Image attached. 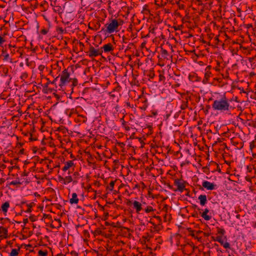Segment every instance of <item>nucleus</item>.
I'll return each mask as SVG.
<instances>
[{
	"instance_id": "f3484780",
	"label": "nucleus",
	"mask_w": 256,
	"mask_h": 256,
	"mask_svg": "<svg viewBox=\"0 0 256 256\" xmlns=\"http://www.w3.org/2000/svg\"><path fill=\"white\" fill-rule=\"evenodd\" d=\"M213 238L214 241L218 242L221 245L223 244L224 240L222 239V236H218L216 238Z\"/></svg>"
},
{
	"instance_id": "4be33fe9",
	"label": "nucleus",
	"mask_w": 256,
	"mask_h": 256,
	"mask_svg": "<svg viewBox=\"0 0 256 256\" xmlns=\"http://www.w3.org/2000/svg\"><path fill=\"white\" fill-rule=\"evenodd\" d=\"M145 212L146 213H148L151 212H153L154 210V209L152 208V206H148L147 208L145 209Z\"/></svg>"
},
{
	"instance_id": "412c9836",
	"label": "nucleus",
	"mask_w": 256,
	"mask_h": 256,
	"mask_svg": "<svg viewBox=\"0 0 256 256\" xmlns=\"http://www.w3.org/2000/svg\"><path fill=\"white\" fill-rule=\"evenodd\" d=\"M188 106V101L183 102L180 106V108L182 110H185Z\"/></svg>"
},
{
	"instance_id": "ddd939ff",
	"label": "nucleus",
	"mask_w": 256,
	"mask_h": 256,
	"mask_svg": "<svg viewBox=\"0 0 256 256\" xmlns=\"http://www.w3.org/2000/svg\"><path fill=\"white\" fill-rule=\"evenodd\" d=\"M74 166V162L72 160H69L64 164V166L62 168V170L66 172L68 168Z\"/></svg>"
},
{
	"instance_id": "9d476101",
	"label": "nucleus",
	"mask_w": 256,
	"mask_h": 256,
	"mask_svg": "<svg viewBox=\"0 0 256 256\" xmlns=\"http://www.w3.org/2000/svg\"><path fill=\"white\" fill-rule=\"evenodd\" d=\"M208 212L209 210L208 208H205L204 212L201 214V216L206 220H209L211 218V216L208 215Z\"/></svg>"
},
{
	"instance_id": "37998d69",
	"label": "nucleus",
	"mask_w": 256,
	"mask_h": 256,
	"mask_svg": "<svg viewBox=\"0 0 256 256\" xmlns=\"http://www.w3.org/2000/svg\"><path fill=\"white\" fill-rule=\"evenodd\" d=\"M60 30L62 32H63V31H64V30H62V28H60Z\"/></svg>"
},
{
	"instance_id": "a19ab883",
	"label": "nucleus",
	"mask_w": 256,
	"mask_h": 256,
	"mask_svg": "<svg viewBox=\"0 0 256 256\" xmlns=\"http://www.w3.org/2000/svg\"><path fill=\"white\" fill-rule=\"evenodd\" d=\"M254 147V145L252 144H250V149L253 148Z\"/></svg>"
},
{
	"instance_id": "7c9ffc66",
	"label": "nucleus",
	"mask_w": 256,
	"mask_h": 256,
	"mask_svg": "<svg viewBox=\"0 0 256 256\" xmlns=\"http://www.w3.org/2000/svg\"><path fill=\"white\" fill-rule=\"evenodd\" d=\"M162 54L163 56H167L168 54V52L166 50H162Z\"/></svg>"
},
{
	"instance_id": "39448f33",
	"label": "nucleus",
	"mask_w": 256,
	"mask_h": 256,
	"mask_svg": "<svg viewBox=\"0 0 256 256\" xmlns=\"http://www.w3.org/2000/svg\"><path fill=\"white\" fill-rule=\"evenodd\" d=\"M174 186H177L178 190L182 192L185 188L184 182L180 179H176L174 182Z\"/></svg>"
},
{
	"instance_id": "49530a36",
	"label": "nucleus",
	"mask_w": 256,
	"mask_h": 256,
	"mask_svg": "<svg viewBox=\"0 0 256 256\" xmlns=\"http://www.w3.org/2000/svg\"><path fill=\"white\" fill-rule=\"evenodd\" d=\"M26 76V74H24V76Z\"/></svg>"
},
{
	"instance_id": "423d86ee",
	"label": "nucleus",
	"mask_w": 256,
	"mask_h": 256,
	"mask_svg": "<svg viewBox=\"0 0 256 256\" xmlns=\"http://www.w3.org/2000/svg\"><path fill=\"white\" fill-rule=\"evenodd\" d=\"M132 203L134 206V208L136 210V212L137 213H139L142 210V204L136 200H134V202H132L131 200H129L128 202V204Z\"/></svg>"
},
{
	"instance_id": "e433bc0d",
	"label": "nucleus",
	"mask_w": 256,
	"mask_h": 256,
	"mask_svg": "<svg viewBox=\"0 0 256 256\" xmlns=\"http://www.w3.org/2000/svg\"><path fill=\"white\" fill-rule=\"evenodd\" d=\"M154 218H155L157 219L159 222H160L161 220V218H160V216H154Z\"/></svg>"
},
{
	"instance_id": "72a5a7b5",
	"label": "nucleus",
	"mask_w": 256,
	"mask_h": 256,
	"mask_svg": "<svg viewBox=\"0 0 256 256\" xmlns=\"http://www.w3.org/2000/svg\"><path fill=\"white\" fill-rule=\"evenodd\" d=\"M48 32V30L46 29H43L41 31V33L43 34H46Z\"/></svg>"
},
{
	"instance_id": "4c0bfd02",
	"label": "nucleus",
	"mask_w": 256,
	"mask_h": 256,
	"mask_svg": "<svg viewBox=\"0 0 256 256\" xmlns=\"http://www.w3.org/2000/svg\"><path fill=\"white\" fill-rule=\"evenodd\" d=\"M203 234H204V236H206H206H208L210 235V234H209L208 233L203 232Z\"/></svg>"
},
{
	"instance_id": "58836bf2",
	"label": "nucleus",
	"mask_w": 256,
	"mask_h": 256,
	"mask_svg": "<svg viewBox=\"0 0 256 256\" xmlns=\"http://www.w3.org/2000/svg\"><path fill=\"white\" fill-rule=\"evenodd\" d=\"M76 82H77V81H76V80H75L74 82V83H73V86H75L76 85Z\"/></svg>"
},
{
	"instance_id": "ea45409f",
	"label": "nucleus",
	"mask_w": 256,
	"mask_h": 256,
	"mask_svg": "<svg viewBox=\"0 0 256 256\" xmlns=\"http://www.w3.org/2000/svg\"><path fill=\"white\" fill-rule=\"evenodd\" d=\"M236 218L237 219H240V214H237V215L236 216Z\"/></svg>"
},
{
	"instance_id": "a878e982",
	"label": "nucleus",
	"mask_w": 256,
	"mask_h": 256,
	"mask_svg": "<svg viewBox=\"0 0 256 256\" xmlns=\"http://www.w3.org/2000/svg\"><path fill=\"white\" fill-rule=\"evenodd\" d=\"M148 100H145L144 101V104L143 106L141 108L142 109L145 110L148 106Z\"/></svg>"
},
{
	"instance_id": "5701e85b",
	"label": "nucleus",
	"mask_w": 256,
	"mask_h": 256,
	"mask_svg": "<svg viewBox=\"0 0 256 256\" xmlns=\"http://www.w3.org/2000/svg\"><path fill=\"white\" fill-rule=\"evenodd\" d=\"M222 246L225 248H230V244L227 242H224L223 244H222Z\"/></svg>"
},
{
	"instance_id": "393cba45",
	"label": "nucleus",
	"mask_w": 256,
	"mask_h": 256,
	"mask_svg": "<svg viewBox=\"0 0 256 256\" xmlns=\"http://www.w3.org/2000/svg\"><path fill=\"white\" fill-rule=\"evenodd\" d=\"M198 78L195 76L194 75L193 76H192V75H190L189 76V79L191 81H198Z\"/></svg>"
},
{
	"instance_id": "c9c22d12",
	"label": "nucleus",
	"mask_w": 256,
	"mask_h": 256,
	"mask_svg": "<svg viewBox=\"0 0 256 256\" xmlns=\"http://www.w3.org/2000/svg\"><path fill=\"white\" fill-rule=\"evenodd\" d=\"M149 222L151 224H152L154 226H156V225L154 224V222L152 221V218L150 219V220L149 221Z\"/></svg>"
},
{
	"instance_id": "b1692460",
	"label": "nucleus",
	"mask_w": 256,
	"mask_h": 256,
	"mask_svg": "<svg viewBox=\"0 0 256 256\" xmlns=\"http://www.w3.org/2000/svg\"><path fill=\"white\" fill-rule=\"evenodd\" d=\"M38 254L40 256H46L48 252H44L42 250H40L38 251Z\"/></svg>"
},
{
	"instance_id": "7ed1b4c3",
	"label": "nucleus",
	"mask_w": 256,
	"mask_h": 256,
	"mask_svg": "<svg viewBox=\"0 0 256 256\" xmlns=\"http://www.w3.org/2000/svg\"><path fill=\"white\" fill-rule=\"evenodd\" d=\"M106 31L108 33L111 34L114 32V30L118 28V24L116 20L113 19L109 24H106Z\"/></svg>"
},
{
	"instance_id": "a18cd8bd",
	"label": "nucleus",
	"mask_w": 256,
	"mask_h": 256,
	"mask_svg": "<svg viewBox=\"0 0 256 256\" xmlns=\"http://www.w3.org/2000/svg\"><path fill=\"white\" fill-rule=\"evenodd\" d=\"M26 76V74H24V76Z\"/></svg>"
},
{
	"instance_id": "a211bd4d",
	"label": "nucleus",
	"mask_w": 256,
	"mask_h": 256,
	"mask_svg": "<svg viewBox=\"0 0 256 256\" xmlns=\"http://www.w3.org/2000/svg\"><path fill=\"white\" fill-rule=\"evenodd\" d=\"M115 182H116V180H113V181H112L108 186H107V188L110 190V191H112L113 190V188H114V184H115Z\"/></svg>"
},
{
	"instance_id": "c756f323",
	"label": "nucleus",
	"mask_w": 256,
	"mask_h": 256,
	"mask_svg": "<svg viewBox=\"0 0 256 256\" xmlns=\"http://www.w3.org/2000/svg\"><path fill=\"white\" fill-rule=\"evenodd\" d=\"M58 181L60 182H62V184H64V178H63L62 176H58Z\"/></svg>"
},
{
	"instance_id": "4468645a",
	"label": "nucleus",
	"mask_w": 256,
	"mask_h": 256,
	"mask_svg": "<svg viewBox=\"0 0 256 256\" xmlns=\"http://www.w3.org/2000/svg\"><path fill=\"white\" fill-rule=\"evenodd\" d=\"M9 207V202H6L2 206V210L4 212H6Z\"/></svg>"
},
{
	"instance_id": "2eb2a0df",
	"label": "nucleus",
	"mask_w": 256,
	"mask_h": 256,
	"mask_svg": "<svg viewBox=\"0 0 256 256\" xmlns=\"http://www.w3.org/2000/svg\"><path fill=\"white\" fill-rule=\"evenodd\" d=\"M72 176H66L64 178V184H67L70 183V182H72Z\"/></svg>"
},
{
	"instance_id": "c03bdc74",
	"label": "nucleus",
	"mask_w": 256,
	"mask_h": 256,
	"mask_svg": "<svg viewBox=\"0 0 256 256\" xmlns=\"http://www.w3.org/2000/svg\"><path fill=\"white\" fill-rule=\"evenodd\" d=\"M127 105H128V106H130V104L129 102H128V103H127Z\"/></svg>"
},
{
	"instance_id": "6ab92c4d",
	"label": "nucleus",
	"mask_w": 256,
	"mask_h": 256,
	"mask_svg": "<svg viewBox=\"0 0 256 256\" xmlns=\"http://www.w3.org/2000/svg\"><path fill=\"white\" fill-rule=\"evenodd\" d=\"M18 250H16L15 248L12 249L10 253V256H16L18 254Z\"/></svg>"
},
{
	"instance_id": "dca6fc26",
	"label": "nucleus",
	"mask_w": 256,
	"mask_h": 256,
	"mask_svg": "<svg viewBox=\"0 0 256 256\" xmlns=\"http://www.w3.org/2000/svg\"><path fill=\"white\" fill-rule=\"evenodd\" d=\"M190 236H191L194 238L196 239L198 242H202V237L198 236H196V232H194V230H192Z\"/></svg>"
},
{
	"instance_id": "c85d7f7f",
	"label": "nucleus",
	"mask_w": 256,
	"mask_h": 256,
	"mask_svg": "<svg viewBox=\"0 0 256 256\" xmlns=\"http://www.w3.org/2000/svg\"><path fill=\"white\" fill-rule=\"evenodd\" d=\"M211 73L208 72H205L204 77L206 80L210 77Z\"/></svg>"
},
{
	"instance_id": "de8ad7c7",
	"label": "nucleus",
	"mask_w": 256,
	"mask_h": 256,
	"mask_svg": "<svg viewBox=\"0 0 256 256\" xmlns=\"http://www.w3.org/2000/svg\"><path fill=\"white\" fill-rule=\"evenodd\" d=\"M3 220V218H0V220Z\"/></svg>"
},
{
	"instance_id": "9b49d317",
	"label": "nucleus",
	"mask_w": 256,
	"mask_h": 256,
	"mask_svg": "<svg viewBox=\"0 0 256 256\" xmlns=\"http://www.w3.org/2000/svg\"><path fill=\"white\" fill-rule=\"evenodd\" d=\"M78 199L77 197V194L75 192L72 194V198L70 200V202L71 204H77L78 202Z\"/></svg>"
},
{
	"instance_id": "79ce46f5",
	"label": "nucleus",
	"mask_w": 256,
	"mask_h": 256,
	"mask_svg": "<svg viewBox=\"0 0 256 256\" xmlns=\"http://www.w3.org/2000/svg\"><path fill=\"white\" fill-rule=\"evenodd\" d=\"M58 76L56 77V78L54 79V80L52 82V83H54V82H56V80H57V79H58Z\"/></svg>"
},
{
	"instance_id": "cd10ccee",
	"label": "nucleus",
	"mask_w": 256,
	"mask_h": 256,
	"mask_svg": "<svg viewBox=\"0 0 256 256\" xmlns=\"http://www.w3.org/2000/svg\"><path fill=\"white\" fill-rule=\"evenodd\" d=\"M226 233L225 230L223 228H218V234L221 235H224Z\"/></svg>"
},
{
	"instance_id": "f704fd0d",
	"label": "nucleus",
	"mask_w": 256,
	"mask_h": 256,
	"mask_svg": "<svg viewBox=\"0 0 256 256\" xmlns=\"http://www.w3.org/2000/svg\"><path fill=\"white\" fill-rule=\"evenodd\" d=\"M4 42V38L0 36V46Z\"/></svg>"
},
{
	"instance_id": "20e7f679",
	"label": "nucleus",
	"mask_w": 256,
	"mask_h": 256,
	"mask_svg": "<svg viewBox=\"0 0 256 256\" xmlns=\"http://www.w3.org/2000/svg\"><path fill=\"white\" fill-rule=\"evenodd\" d=\"M103 50L100 48H96L92 46L89 48L88 56L90 58L96 57L98 56L102 55Z\"/></svg>"
},
{
	"instance_id": "aec40b11",
	"label": "nucleus",
	"mask_w": 256,
	"mask_h": 256,
	"mask_svg": "<svg viewBox=\"0 0 256 256\" xmlns=\"http://www.w3.org/2000/svg\"><path fill=\"white\" fill-rule=\"evenodd\" d=\"M2 55L4 56V60H6L9 58V54L5 52L4 50H2Z\"/></svg>"
},
{
	"instance_id": "6e6552de",
	"label": "nucleus",
	"mask_w": 256,
	"mask_h": 256,
	"mask_svg": "<svg viewBox=\"0 0 256 256\" xmlns=\"http://www.w3.org/2000/svg\"><path fill=\"white\" fill-rule=\"evenodd\" d=\"M104 52H108L114 50L112 45L110 43H108L104 44L102 47L100 48Z\"/></svg>"
},
{
	"instance_id": "2f4dec72",
	"label": "nucleus",
	"mask_w": 256,
	"mask_h": 256,
	"mask_svg": "<svg viewBox=\"0 0 256 256\" xmlns=\"http://www.w3.org/2000/svg\"><path fill=\"white\" fill-rule=\"evenodd\" d=\"M203 233V232L202 230H198L196 232V236H200V234Z\"/></svg>"
},
{
	"instance_id": "f257e3e1",
	"label": "nucleus",
	"mask_w": 256,
	"mask_h": 256,
	"mask_svg": "<svg viewBox=\"0 0 256 256\" xmlns=\"http://www.w3.org/2000/svg\"><path fill=\"white\" fill-rule=\"evenodd\" d=\"M212 108L214 110L226 112L230 110V106L228 98L224 96L222 98L214 100Z\"/></svg>"
},
{
	"instance_id": "473e14b6",
	"label": "nucleus",
	"mask_w": 256,
	"mask_h": 256,
	"mask_svg": "<svg viewBox=\"0 0 256 256\" xmlns=\"http://www.w3.org/2000/svg\"><path fill=\"white\" fill-rule=\"evenodd\" d=\"M28 210H26V212H31L32 211V206H30V204H28Z\"/></svg>"
},
{
	"instance_id": "1a4fd4ad",
	"label": "nucleus",
	"mask_w": 256,
	"mask_h": 256,
	"mask_svg": "<svg viewBox=\"0 0 256 256\" xmlns=\"http://www.w3.org/2000/svg\"><path fill=\"white\" fill-rule=\"evenodd\" d=\"M198 199L200 200V204L202 206H204L207 202L206 196L204 194L199 196Z\"/></svg>"
},
{
	"instance_id": "f8f14e48",
	"label": "nucleus",
	"mask_w": 256,
	"mask_h": 256,
	"mask_svg": "<svg viewBox=\"0 0 256 256\" xmlns=\"http://www.w3.org/2000/svg\"><path fill=\"white\" fill-rule=\"evenodd\" d=\"M0 234H1L0 237L3 236L4 238H6L8 235L7 229L3 226H0Z\"/></svg>"
},
{
	"instance_id": "0eeeda50",
	"label": "nucleus",
	"mask_w": 256,
	"mask_h": 256,
	"mask_svg": "<svg viewBox=\"0 0 256 256\" xmlns=\"http://www.w3.org/2000/svg\"><path fill=\"white\" fill-rule=\"evenodd\" d=\"M202 186L208 190H213L215 189L216 185L210 182L205 180L202 182Z\"/></svg>"
},
{
	"instance_id": "bb28decb",
	"label": "nucleus",
	"mask_w": 256,
	"mask_h": 256,
	"mask_svg": "<svg viewBox=\"0 0 256 256\" xmlns=\"http://www.w3.org/2000/svg\"><path fill=\"white\" fill-rule=\"evenodd\" d=\"M21 183L18 180H13L10 182V184L11 185H17V184H20Z\"/></svg>"
},
{
	"instance_id": "f03ea898",
	"label": "nucleus",
	"mask_w": 256,
	"mask_h": 256,
	"mask_svg": "<svg viewBox=\"0 0 256 256\" xmlns=\"http://www.w3.org/2000/svg\"><path fill=\"white\" fill-rule=\"evenodd\" d=\"M70 74L68 70L64 69L62 72L59 86L61 88L70 81Z\"/></svg>"
}]
</instances>
